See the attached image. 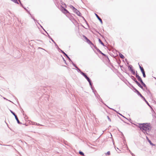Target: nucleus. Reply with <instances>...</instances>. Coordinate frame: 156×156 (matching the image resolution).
Returning a JSON list of instances; mask_svg holds the SVG:
<instances>
[{
    "label": "nucleus",
    "instance_id": "nucleus-1",
    "mask_svg": "<svg viewBox=\"0 0 156 156\" xmlns=\"http://www.w3.org/2000/svg\"><path fill=\"white\" fill-rule=\"evenodd\" d=\"M139 127L141 130L147 132L151 130V128L150 124L148 123L141 124Z\"/></svg>",
    "mask_w": 156,
    "mask_h": 156
},
{
    "label": "nucleus",
    "instance_id": "nucleus-2",
    "mask_svg": "<svg viewBox=\"0 0 156 156\" xmlns=\"http://www.w3.org/2000/svg\"><path fill=\"white\" fill-rule=\"evenodd\" d=\"M83 37L84 38L85 40H86V42L90 44H91L92 45H93V44L92 43V42L88 39L84 35H83Z\"/></svg>",
    "mask_w": 156,
    "mask_h": 156
},
{
    "label": "nucleus",
    "instance_id": "nucleus-3",
    "mask_svg": "<svg viewBox=\"0 0 156 156\" xmlns=\"http://www.w3.org/2000/svg\"><path fill=\"white\" fill-rule=\"evenodd\" d=\"M62 12L64 14H66L69 13V12L65 9L63 8L62 9Z\"/></svg>",
    "mask_w": 156,
    "mask_h": 156
},
{
    "label": "nucleus",
    "instance_id": "nucleus-4",
    "mask_svg": "<svg viewBox=\"0 0 156 156\" xmlns=\"http://www.w3.org/2000/svg\"><path fill=\"white\" fill-rule=\"evenodd\" d=\"M74 12L79 16H80L81 15L80 12L76 9L74 11Z\"/></svg>",
    "mask_w": 156,
    "mask_h": 156
},
{
    "label": "nucleus",
    "instance_id": "nucleus-5",
    "mask_svg": "<svg viewBox=\"0 0 156 156\" xmlns=\"http://www.w3.org/2000/svg\"><path fill=\"white\" fill-rule=\"evenodd\" d=\"M95 16H96L97 17V18L100 21L101 23V24H102L103 22H102V20L98 16V15L97 14H95Z\"/></svg>",
    "mask_w": 156,
    "mask_h": 156
},
{
    "label": "nucleus",
    "instance_id": "nucleus-6",
    "mask_svg": "<svg viewBox=\"0 0 156 156\" xmlns=\"http://www.w3.org/2000/svg\"><path fill=\"white\" fill-rule=\"evenodd\" d=\"M136 77L138 79V80L140 81V82L143 81L141 77L138 75L136 74Z\"/></svg>",
    "mask_w": 156,
    "mask_h": 156
},
{
    "label": "nucleus",
    "instance_id": "nucleus-7",
    "mask_svg": "<svg viewBox=\"0 0 156 156\" xmlns=\"http://www.w3.org/2000/svg\"><path fill=\"white\" fill-rule=\"evenodd\" d=\"M139 67L142 73L145 72L144 69L143 67H141L140 65L139 66Z\"/></svg>",
    "mask_w": 156,
    "mask_h": 156
},
{
    "label": "nucleus",
    "instance_id": "nucleus-8",
    "mask_svg": "<svg viewBox=\"0 0 156 156\" xmlns=\"http://www.w3.org/2000/svg\"><path fill=\"white\" fill-rule=\"evenodd\" d=\"M15 117L16 119V120H17V122L19 124H20V122L17 117V116L16 115H15Z\"/></svg>",
    "mask_w": 156,
    "mask_h": 156
},
{
    "label": "nucleus",
    "instance_id": "nucleus-9",
    "mask_svg": "<svg viewBox=\"0 0 156 156\" xmlns=\"http://www.w3.org/2000/svg\"><path fill=\"white\" fill-rule=\"evenodd\" d=\"M136 83L138 85V86L142 88V87L141 85L139 83L137 82V81H135Z\"/></svg>",
    "mask_w": 156,
    "mask_h": 156
},
{
    "label": "nucleus",
    "instance_id": "nucleus-10",
    "mask_svg": "<svg viewBox=\"0 0 156 156\" xmlns=\"http://www.w3.org/2000/svg\"><path fill=\"white\" fill-rule=\"evenodd\" d=\"M70 8H71V9H72L73 10V11H74L76 9V8H75L72 5H70Z\"/></svg>",
    "mask_w": 156,
    "mask_h": 156
},
{
    "label": "nucleus",
    "instance_id": "nucleus-11",
    "mask_svg": "<svg viewBox=\"0 0 156 156\" xmlns=\"http://www.w3.org/2000/svg\"><path fill=\"white\" fill-rule=\"evenodd\" d=\"M87 80V81L89 82V83H90V84H91V81L90 80V79L89 78H88V77H87V78H86Z\"/></svg>",
    "mask_w": 156,
    "mask_h": 156
},
{
    "label": "nucleus",
    "instance_id": "nucleus-12",
    "mask_svg": "<svg viewBox=\"0 0 156 156\" xmlns=\"http://www.w3.org/2000/svg\"><path fill=\"white\" fill-rule=\"evenodd\" d=\"M110 154V151H108L106 153H105V155H109Z\"/></svg>",
    "mask_w": 156,
    "mask_h": 156
},
{
    "label": "nucleus",
    "instance_id": "nucleus-13",
    "mask_svg": "<svg viewBox=\"0 0 156 156\" xmlns=\"http://www.w3.org/2000/svg\"><path fill=\"white\" fill-rule=\"evenodd\" d=\"M120 57L121 58H124V56L122 54H119Z\"/></svg>",
    "mask_w": 156,
    "mask_h": 156
},
{
    "label": "nucleus",
    "instance_id": "nucleus-14",
    "mask_svg": "<svg viewBox=\"0 0 156 156\" xmlns=\"http://www.w3.org/2000/svg\"><path fill=\"white\" fill-rule=\"evenodd\" d=\"M141 83V84H142V85H143L144 87L146 86V85L144 84L143 81H142Z\"/></svg>",
    "mask_w": 156,
    "mask_h": 156
},
{
    "label": "nucleus",
    "instance_id": "nucleus-15",
    "mask_svg": "<svg viewBox=\"0 0 156 156\" xmlns=\"http://www.w3.org/2000/svg\"><path fill=\"white\" fill-rule=\"evenodd\" d=\"M79 154L80 155H83V156L84 155V154L83 153V152H81V151L79 152Z\"/></svg>",
    "mask_w": 156,
    "mask_h": 156
},
{
    "label": "nucleus",
    "instance_id": "nucleus-16",
    "mask_svg": "<svg viewBox=\"0 0 156 156\" xmlns=\"http://www.w3.org/2000/svg\"><path fill=\"white\" fill-rule=\"evenodd\" d=\"M83 76L85 77V78H87V77H88L87 76V75H85L84 73H83Z\"/></svg>",
    "mask_w": 156,
    "mask_h": 156
},
{
    "label": "nucleus",
    "instance_id": "nucleus-17",
    "mask_svg": "<svg viewBox=\"0 0 156 156\" xmlns=\"http://www.w3.org/2000/svg\"><path fill=\"white\" fill-rule=\"evenodd\" d=\"M142 73L143 74V76L144 77H146V75L145 74V72H144V73Z\"/></svg>",
    "mask_w": 156,
    "mask_h": 156
},
{
    "label": "nucleus",
    "instance_id": "nucleus-18",
    "mask_svg": "<svg viewBox=\"0 0 156 156\" xmlns=\"http://www.w3.org/2000/svg\"><path fill=\"white\" fill-rule=\"evenodd\" d=\"M10 112H11L12 114L14 116H15V115H16L12 111H11V110H10Z\"/></svg>",
    "mask_w": 156,
    "mask_h": 156
},
{
    "label": "nucleus",
    "instance_id": "nucleus-19",
    "mask_svg": "<svg viewBox=\"0 0 156 156\" xmlns=\"http://www.w3.org/2000/svg\"><path fill=\"white\" fill-rule=\"evenodd\" d=\"M150 143V144L151 145H153V144L152 143H151V140H148V141Z\"/></svg>",
    "mask_w": 156,
    "mask_h": 156
},
{
    "label": "nucleus",
    "instance_id": "nucleus-20",
    "mask_svg": "<svg viewBox=\"0 0 156 156\" xmlns=\"http://www.w3.org/2000/svg\"><path fill=\"white\" fill-rule=\"evenodd\" d=\"M99 41L103 45H104L103 43L101 41L100 39H99Z\"/></svg>",
    "mask_w": 156,
    "mask_h": 156
},
{
    "label": "nucleus",
    "instance_id": "nucleus-21",
    "mask_svg": "<svg viewBox=\"0 0 156 156\" xmlns=\"http://www.w3.org/2000/svg\"><path fill=\"white\" fill-rule=\"evenodd\" d=\"M146 138L148 141V140H150L147 136H146Z\"/></svg>",
    "mask_w": 156,
    "mask_h": 156
},
{
    "label": "nucleus",
    "instance_id": "nucleus-22",
    "mask_svg": "<svg viewBox=\"0 0 156 156\" xmlns=\"http://www.w3.org/2000/svg\"><path fill=\"white\" fill-rule=\"evenodd\" d=\"M140 96L141 97H142V98H144V97L142 96V95L141 94H140Z\"/></svg>",
    "mask_w": 156,
    "mask_h": 156
},
{
    "label": "nucleus",
    "instance_id": "nucleus-23",
    "mask_svg": "<svg viewBox=\"0 0 156 156\" xmlns=\"http://www.w3.org/2000/svg\"><path fill=\"white\" fill-rule=\"evenodd\" d=\"M107 118H108V119H109V120L110 121H111V119H110V118H109V117L108 116H107Z\"/></svg>",
    "mask_w": 156,
    "mask_h": 156
},
{
    "label": "nucleus",
    "instance_id": "nucleus-24",
    "mask_svg": "<svg viewBox=\"0 0 156 156\" xmlns=\"http://www.w3.org/2000/svg\"><path fill=\"white\" fill-rule=\"evenodd\" d=\"M99 51L102 54H103V55H105L103 54V53H102L100 51Z\"/></svg>",
    "mask_w": 156,
    "mask_h": 156
},
{
    "label": "nucleus",
    "instance_id": "nucleus-25",
    "mask_svg": "<svg viewBox=\"0 0 156 156\" xmlns=\"http://www.w3.org/2000/svg\"><path fill=\"white\" fill-rule=\"evenodd\" d=\"M64 53V54H65V55H66L67 57H68L67 55H66V54L65 53Z\"/></svg>",
    "mask_w": 156,
    "mask_h": 156
}]
</instances>
